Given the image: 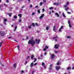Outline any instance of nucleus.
I'll list each match as a JSON object with an SVG mask.
<instances>
[{
	"mask_svg": "<svg viewBox=\"0 0 74 74\" xmlns=\"http://www.w3.org/2000/svg\"><path fill=\"white\" fill-rule=\"evenodd\" d=\"M33 38H32L31 40H30L28 42V44H31L32 47L34 46V45L35 44V41L33 40Z\"/></svg>",
	"mask_w": 74,
	"mask_h": 74,
	"instance_id": "f257e3e1",
	"label": "nucleus"
},
{
	"mask_svg": "<svg viewBox=\"0 0 74 74\" xmlns=\"http://www.w3.org/2000/svg\"><path fill=\"white\" fill-rule=\"evenodd\" d=\"M5 33L3 31H0V34H1V37H3L4 36Z\"/></svg>",
	"mask_w": 74,
	"mask_h": 74,
	"instance_id": "f03ea898",
	"label": "nucleus"
},
{
	"mask_svg": "<svg viewBox=\"0 0 74 74\" xmlns=\"http://www.w3.org/2000/svg\"><path fill=\"white\" fill-rule=\"evenodd\" d=\"M40 39H38L37 40V39H36L35 43L37 44H40Z\"/></svg>",
	"mask_w": 74,
	"mask_h": 74,
	"instance_id": "7ed1b4c3",
	"label": "nucleus"
},
{
	"mask_svg": "<svg viewBox=\"0 0 74 74\" xmlns=\"http://www.w3.org/2000/svg\"><path fill=\"white\" fill-rule=\"evenodd\" d=\"M59 45L56 44L54 46V48H55V49H58L59 48Z\"/></svg>",
	"mask_w": 74,
	"mask_h": 74,
	"instance_id": "20e7f679",
	"label": "nucleus"
},
{
	"mask_svg": "<svg viewBox=\"0 0 74 74\" xmlns=\"http://www.w3.org/2000/svg\"><path fill=\"white\" fill-rule=\"evenodd\" d=\"M56 70H57V71H58V70H60V66H57L56 67Z\"/></svg>",
	"mask_w": 74,
	"mask_h": 74,
	"instance_id": "39448f33",
	"label": "nucleus"
},
{
	"mask_svg": "<svg viewBox=\"0 0 74 74\" xmlns=\"http://www.w3.org/2000/svg\"><path fill=\"white\" fill-rule=\"evenodd\" d=\"M51 56V59H54V58H55V55L54 54H52Z\"/></svg>",
	"mask_w": 74,
	"mask_h": 74,
	"instance_id": "423d86ee",
	"label": "nucleus"
},
{
	"mask_svg": "<svg viewBox=\"0 0 74 74\" xmlns=\"http://www.w3.org/2000/svg\"><path fill=\"white\" fill-rule=\"evenodd\" d=\"M44 14H42L41 16L40 17V19H41L42 18L44 17Z\"/></svg>",
	"mask_w": 74,
	"mask_h": 74,
	"instance_id": "0eeeda50",
	"label": "nucleus"
},
{
	"mask_svg": "<svg viewBox=\"0 0 74 74\" xmlns=\"http://www.w3.org/2000/svg\"><path fill=\"white\" fill-rule=\"evenodd\" d=\"M52 64H51L50 65L49 67V70H51L52 69Z\"/></svg>",
	"mask_w": 74,
	"mask_h": 74,
	"instance_id": "6e6552de",
	"label": "nucleus"
},
{
	"mask_svg": "<svg viewBox=\"0 0 74 74\" xmlns=\"http://www.w3.org/2000/svg\"><path fill=\"white\" fill-rule=\"evenodd\" d=\"M33 62H32L30 65V66L31 67H32L33 66Z\"/></svg>",
	"mask_w": 74,
	"mask_h": 74,
	"instance_id": "1a4fd4ad",
	"label": "nucleus"
},
{
	"mask_svg": "<svg viewBox=\"0 0 74 74\" xmlns=\"http://www.w3.org/2000/svg\"><path fill=\"white\" fill-rule=\"evenodd\" d=\"M55 15H57V17H59V14H58V13H56Z\"/></svg>",
	"mask_w": 74,
	"mask_h": 74,
	"instance_id": "9d476101",
	"label": "nucleus"
},
{
	"mask_svg": "<svg viewBox=\"0 0 74 74\" xmlns=\"http://www.w3.org/2000/svg\"><path fill=\"white\" fill-rule=\"evenodd\" d=\"M58 37L57 36H56L55 37H53V39H55V38H58Z\"/></svg>",
	"mask_w": 74,
	"mask_h": 74,
	"instance_id": "9b49d317",
	"label": "nucleus"
},
{
	"mask_svg": "<svg viewBox=\"0 0 74 74\" xmlns=\"http://www.w3.org/2000/svg\"><path fill=\"white\" fill-rule=\"evenodd\" d=\"M13 66L14 67V68H16V63H14L13 65Z\"/></svg>",
	"mask_w": 74,
	"mask_h": 74,
	"instance_id": "f8f14e48",
	"label": "nucleus"
},
{
	"mask_svg": "<svg viewBox=\"0 0 74 74\" xmlns=\"http://www.w3.org/2000/svg\"><path fill=\"white\" fill-rule=\"evenodd\" d=\"M18 16H19V18H21V17H22V14H18Z\"/></svg>",
	"mask_w": 74,
	"mask_h": 74,
	"instance_id": "ddd939ff",
	"label": "nucleus"
},
{
	"mask_svg": "<svg viewBox=\"0 0 74 74\" xmlns=\"http://www.w3.org/2000/svg\"><path fill=\"white\" fill-rule=\"evenodd\" d=\"M43 3L42 2H41L39 4V5L40 6H42V5Z\"/></svg>",
	"mask_w": 74,
	"mask_h": 74,
	"instance_id": "4468645a",
	"label": "nucleus"
},
{
	"mask_svg": "<svg viewBox=\"0 0 74 74\" xmlns=\"http://www.w3.org/2000/svg\"><path fill=\"white\" fill-rule=\"evenodd\" d=\"M65 10L66 11H68V10H69V8H68V7H66V8H65Z\"/></svg>",
	"mask_w": 74,
	"mask_h": 74,
	"instance_id": "2eb2a0df",
	"label": "nucleus"
},
{
	"mask_svg": "<svg viewBox=\"0 0 74 74\" xmlns=\"http://www.w3.org/2000/svg\"><path fill=\"white\" fill-rule=\"evenodd\" d=\"M32 25L33 26V27H34L35 26V25H34V23H32Z\"/></svg>",
	"mask_w": 74,
	"mask_h": 74,
	"instance_id": "dca6fc26",
	"label": "nucleus"
},
{
	"mask_svg": "<svg viewBox=\"0 0 74 74\" xmlns=\"http://www.w3.org/2000/svg\"><path fill=\"white\" fill-rule=\"evenodd\" d=\"M62 15L64 18H66V16H65V15L64 14V13H63Z\"/></svg>",
	"mask_w": 74,
	"mask_h": 74,
	"instance_id": "f3484780",
	"label": "nucleus"
},
{
	"mask_svg": "<svg viewBox=\"0 0 74 74\" xmlns=\"http://www.w3.org/2000/svg\"><path fill=\"white\" fill-rule=\"evenodd\" d=\"M53 31H54L55 32V26H54L53 27Z\"/></svg>",
	"mask_w": 74,
	"mask_h": 74,
	"instance_id": "a211bd4d",
	"label": "nucleus"
},
{
	"mask_svg": "<svg viewBox=\"0 0 74 74\" xmlns=\"http://www.w3.org/2000/svg\"><path fill=\"white\" fill-rule=\"evenodd\" d=\"M70 69H71V67H68L67 68V70H68Z\"/></svg>",
	"mask_w": 74,
	"mask_h": 74,
	"instance_id": "6ab92c4d",
	"label": "nucleus"
},
{
	"mask_svg": "<svg viewBox=\"0 0 74 74\" xmlns=\"http://www.w3.org/2000/svg\"><path fill=\"white\" fill-rule=\"evenodd\" d=\"M37 12H38V14H40V10L39 9L38 10Z\"/></svg>",
	"mask_w": 74,
	"mask_h": 74,
	"instance_id": "aec40b11",
	"label": "nucleus"
},
{
	"mask_svg": "<svg viewBox=\"0 0 74 74\" xmlns=\"http://www.w3.org/2000/svg\"><path fill=\"white\" fill-rule=\"evenodd\" d=\"M16 28H17V26H16L14 30V32H15V30H16Z\"/></svg>",
	"mask_w": 74,
	"mask_h": 74,
	"instance_id": "412c9836",
	"label": "nucleus"
},
{
	"mask_svg": "<svg viewBox=\"0 0 74 74\" xmlns=\"http://www.w3.org/2000/svg\"><path fill=\"white\" fill-rule=\"evenodd\" d=\"M17 47L18 49V51H19V46H17Z\"/></svg>",
	"mask_w": 74,
	"mask_h": 74,
	"instance_id": "4be33fe9",
	"label": "nucleus"
},
{
	"mask_svg": "<svg viewBox=\"0 0 74 74\" xmlns=\"http://www.w3.org/2000/svg\"><path fill=\"white\" fill-rule=\"evenodd\" d=\"M42 57H38V59H42Z\"/></svg>",
	"mask_w": 74,
	"mask_h": 74,
	"instance_id": "5701e85b",
	"label": "nucleus"
},
{
	"mask_svg": "<svg viewBox=\"0 0 74 74\" xmlns=\"http://www.w3.org/2000/svg\"><path fill=\"white\" fill-rule=\"evenodd\" d=\"M8 15H9L10 17H11V13H8Z\"/></svg>",
	"mask_w": 74,
	"mask_h": 74,
	"instance_id": "b1692460",
	"label": "nucleus"
},
{
	"mask_svg": "<svg viewBox=\"0 0 74 74\" xmlns=\"http://www.w3.org/2000/svg\"><path fill=\"white\" fill-rule=\"evenodd\" d=\"M49 29V26H47L46 27V29L47 30H48Z\"/></svg>",
	"mask_w": 74,
	"mask_h": 74,
	"instance_id": "393cba45",
	"label": "nucleus"
},
{
	"mask_svg": "<svg viewBox=\"0 0 74 74\" xmlns=\"http://www.w3.org/2000/svg\"><path fill=\"white\" fill-rule=\"evenodd\" d=\"M49 10H52V9H53V7H50L49 8Z\"/></svg>",
	"mask_w": 74,
	"mask_h": 74,
	"instance_id": "a878e982",
	"label": "nucleus"
},
{
	"mask_svg": "<svg viewBox=\"0 0 74 74\" xmlns=\"http://www.w3.org/2000/svg\"><path fill=\"white\" fill-rule=\"evenodd\" d=\"M34 59L35 60L34 61V63H35V62H36V61H37V59H36V58H34Z\"/></svg>",
	"mask_w": 74,
	"mask_h": 74,
	"instance_id": "bb28decb",
	"label": "nucleus"
},
{
	"mask_svg": "<svg viewBox=\"0 0 74 74\" xmlns=\"http://www.w3.org/2000/svg\"><path fill=\"white\" fill-rule=\"evenodd\" d=\"M14 19H16V18H17V16H14Z\"/></svg>",
	"mask_w": 74,
	"mask_h": 74,
	"instance_id": "cd10ccee",
	"label": "nucleus"
},
{
	"mask_svg": "<svg viewBox=\"0 0 74 74\" xmlns=\"http://www.w3.org/2000/svg\"><path fill=\"white\" fill-rule=\"evenodd\" d=\"M31 27H32V26H31V25H30V26H28V29H31Z\"/></svg>",
	"mask_w": 74,
	"mask_h": 74,
	"instance_id": "c85d7f7f",
	"label": "nucleus"
},
{
	"mask_svg": "<svg viewBox=\"0 0 74 74\" xmlns=\"http://www.w3.org/2000/svg\"><path fill=\"white\" fill-rule=\"evenodd\" d=\"M33 58H34V56H33V55H32L31 56V59H33Z\"/></svg>",
	"mask_w": 74,
	"mask_h": 74,
	"instance_id": "c756f323",
	"label": "nucleus"
},
{
	"mask_svg": "<svg viewBox=\"0 0 74 74\" xmlns=\"http://www.w3.org/2000/svg\"><path fill=\"white\" fill-rule=\"evenodd\" d=\"M45 48L46 49H48V46H46L45 47Z\"/></svg>",
	"mask_w": 74,
	"mask_h": 74,
	"instance_id": "7c9ffc66",
	"label": "nucleus"
},
{
	"mask_svg": "<svg viewBox=\"0 0 74 74\" xmlns=\"http://www.w3.org/2000/svg\"><path fill=\"white\" fill-rule=\"evenodd\" d=\"M4 22H7V19H4Z\"/></svg>",
	"mask_w": 74,
	"mask_h": 74,
	"instance_id": "2f4dec72",
	"label": "nucleus"
},
{
	"mask_svg": "<svg viewBox=\"0 0 74 74\" xmlns=\"http://www.w3.org/2000/svg\"><path fill=\"white\" fill-rule=\"evenodd\" d=\"M69 27H71V24H69Z\"/></svg>",
	"mask_w": 74,
	"mask_h": 74,
	"instance_id": "473e14b6",
	"label": "nucleus"
},
{
	"mask_svg": "<svg viewBox=\"0 0 74 74\" xmlns=\"http://www.w3.org/2000/svg\"><path fill=\"white\" fill-rule=\"evenodd\" d=\"M67 5H64V8H66V7H67Z\"/></svg>",
	"mask_w": 74,
	"mask_h": 74,
	"instance_id": "72a5a7b5",
	"label": "nucleus"
},
{
	"mask_svg": "<svg viewBox=\"0 0 74 74\" xmlns=\"http://www.w3.org/2000/svg\"><path fill=\"white\" fill-rule=\"evenodd\" d=\"M68 23L69 24H70V20H68Z\"/></svg>",
	"mask_w": 74,
	"mask_h": 74,
	"instance_id": "f704fd0d",
	"label": "nucleus"
},
{
	"mask_svg": "<svg viewBox=\"0 0 74 74\" xmlns=\"http://www.w3.org/2000/svg\"><path fill=\"white\" fill-rule=\"evenodd\" d=\"M3 41L1 42L0 44V45H2V44H3Z\"/></svg>",
	"mask_w": 74,
	"mask_h": 74,
	"instance_id": "c9c22d12",
	"label": "nucleus"
},
{
	"mask_svg": "<svg viewBox=\"0 0 74 74\" xmlns=\"http://www.w3.org/2000/svg\"><path fill=\"white\" fill-rule=\"evenodd\" d=\"M60 4V2H58L57 3V5H59V4Z\"/></svg>",
	"mask_w": 74,
	"mask_h": 74,
	"instance_id": "e433bc0d",
	"label": "nucleus"
},
{
	"mask_svg": "<svg viewBox=\"0 0 74 74\" xmlns=\"http://www.w3.org/2000/svg\"><path fill=\"white\" fill-rule=\"evenodd\" d=\"M30 58V56H28V57L26 58L27 60L28 59V58Z\"/></svg>",
	"mask_w": 74,
	"mask_h": 74,
	"instance_id": "4c0bfd02",
	"label": "nucleus"
},
{
	"mask_svg": "<svg viewBox=\"0 0 74 74\" xmlns=\"http://www.w3.org/2000/svg\"><path fill=\"white\" fill-rule=\"evenodd\" d=\"M69 2L67 1L66 3V5H69Z\"/></svg>",
	"mask_w": 74,
	"mask_h": 74,
	"instance_id": "58836bf2",
	"label": "nucleus"
},
{
	"mask_svg": "<svg viewBox=\"0 0 74 74\" xmlns=\"http://www.w3.org/2000/svg\"><path fill=\"white\" fill-rule=\"evenodd\" d=\"M24 7H25V6L23 5L21 7V8H23Z\"/></svg>",
	"mask_w": 74,
	"mask_h": 74,
	"instance_id": "ea45409f",
	"label": "nucleus"
},
{
	"mask_svg": "<svg viewBox=\"0 0 74 74\" xmlns=\"http://www.w3.org/2000/svg\"><path fill=\"white\" fill-rule=\"evenodd\" d=\"M42 66H44L45 65V64L44 63V62H42Z\"/></svg>",
	"mask_w": 74,
	"mask_h": 74,
	"instance_id": "a19ab883",
	"label": "nucleus"
},
{
	"mask_svg": "<svg viewBox=\"0 0 74 74\" xmlns=\"http://www.w3.org/2000/svg\"><path fill=\"white\" fill-rule=\"evenodd\" d=\"M35 25H36V26H38V24H37V23H35Z\"/></svg>",
	"mask_w": 74,
	"mask_h": 74,
	"instance_id": "79ce46f5",
	"label": "nucleus"
},
{
	"mask_svg": "<svg viewBox=\"0 0 74 74\" xmlns=\"http://www.w3.org/2000/svg\"><path fill=\"white\" fill-rule=\"evenodd\" d=\"M59 64H60L59 62H58L57 63V65H59Z\"/></svg>",
	"mask_w": 74,
	"mask_h": 74,
	"instance_id": "37998d69",
	"label": "nucleus"
},
{
	"mask_svg": "<svg viewBox=\"0 0 74 74\" xmlns=\"http://www.w3.org/2000/svg\"><path fill=\"white\" fill-rule=\"evenodd\" d=\"M43 3H46V0H44L43 1Z\"/></svg>",
	"mask_w": 74,
	"mask_h": 74,
	"instance_id": "c03bdc74",
	"label": "nucleus"
},
{
	"mask_svg": "<svg viewBox=\"0 0 74 74\" xmlns=\"http://www.w3.org/2000/svg\"><path fill=\"white\" fill-rule=\"evenodd\" d=\"M63 26H62L61 27H60V29H62V28H63Z\"/></svg>",
	"mask_w": 74,
	"mask_h": 74,
	"instance_id": "a18cd8bd",
	"label": "nucleus"
},
{
	"mask_svg": "<svg viewBox=\"0 0 74 74\" xmlns=\"http://www.w3.org/2000/svg\"><path fill=\"white\" fill-rule=\"evenodd\" d=\"M53 5H57V3H53Z\"/></svg>",
	"mask_w": 74,
	"mask_h": 74,
	"instance_id": "49530a36",
	"label": "nucleus"
},
{
	"mask_svg": "<svg viewBox=\"0 0 74 74\" xmlns=\"http://www.w3.org/2000/svg\"><path fill=\"white\" fill-rule=\"evenodd\" d=\"M67 13L68 14H71V12H68Z\"/></svg>",
	"mask_w": 74,
	"mask_h": 74,
	"instance_id": "de8ad7c7",
	"label": "nucleus"
},
{
	"mask_svg": "<svg viewBox=\"0 0 74 74\" xmlns=\"http://www.w3.org/2000/svg\"><path fill=\"white\" fill-rule=\"evenodd\" d=\"M35 71H33L32 73V74H33V73H34V72H35Z\"/></svg>",
	"mask_w": 74,
	"mask_h": 74,
	"instance_id": "09e8293b",
	"label": "nucleus"
},
{
	"mask_svg": "<svg viewBox=\"0 0 74 74\" xmlns=\"http://www.w3.org/2000/svg\"><path fill=\"white\" fill-rule=\"evenodd\" d=\"M35 14V13L34 12H33L32 14V15H33Z\"/></svg>",
	"mask_w": 74,
	"mask_h": 74,
	"instance_id": "8fccbe9b",
	"label": "nucleus"
},
{
	"mask_svg": "<svg viewBox=\"0 0 74 74\" xmlns=\"http://www.w3.org/2000/svg\"><path fill=\"white\" fill-rule=\"evenodd\" d=\"M46 49L45 48H44L43 49V51H45L47 50V49Z\"/></svg>",
	"mask_w": 74,
	"mask_h": 74,
	"instance_id": "3c124183",
	"label": "nucleus"
},
{
	"mask_svg": "<svg viewBox=\"0 0 74 74\" xmlns=\"http://www.w3.org/2000/svg\"><path fill=\"white\" fill-rule=\"evenodd\" d=\"M55 53H58V51H55Z\"/></svg>",
	"mask_w": 74,
	"mask_h": 74,
	"instance_id": "603ef678",
	"label": "nucleus"
},
{
	"mask_svg": "<svg viewBox=\"0 0 74 74\" xmlns=\"http://www.w3.org/2000/svg\"><path fill=\"white\" fill-rule=\"evenodd\" d=\"M70 38V37L69 36H68L67 37V38Z\"/></svg>",
	"mask_w": 74,
	"mask_h": 74,
	"instance_id": "864d4df0",
	"label": "nucleus"
},
{
	"mask_svg": "<svg viewBox=\"0 0 74 74\" xmlns=\"http://www.w3.org/2000/svg\"><path fill=\"white\" fill-rule=\"evenodd\" d=\"M61 29V28H60L59 30V32H61V29Z\"/></svg>",
	"mask_w": 74,
	"mask_h": 74,
	"instance_id": "5fc2aeb1",
	"label": "nucleus"
},
{
	"mask_svg": "<svg viewBox=\"0 0 74 74\" xmlns=\"http://www.w3.org/2000/svg\"><path fill=\"white\" fill-rule=\"evenodd\" d=\"M42 11H43V12L45 11V10H44V8H43V9H42Z\"/></svg>",
	"mask_w": 74,
	"mask_h": 74,
	"instance_id": "6e6d98bb",
	"label": "nucleus"
},
{
	"mask_svg": "<svg viewBox=\"0 0 74 74\" xmlns=\"http://www.w3.org/2000/svg\"><path fill=\"white\" fill-rule=\"evenodd\" d=\"M44 55H47V52H45L44 53Z\"/></svg>",
	"mask_w": 74,
	"mask_h": 74,
	"instance_id": "4d7b16f0",
	"label": "nucleus"
},
{
	"mask_svg": "<svg viewBox=\"0 0 74 74\" xmlns=\"http://www.w3.org/2000/svg\"><path fill=\"white\" fill-rule=\"evenodd\" d=\"M37 63H35V64H34V66H36V65H37Z\"/></svg>",
	"mask_w": 74,
	"mask_h": 74,
	"instance_id": "13d9d810",
	"label": "nucleus"
},
{
	"mask_svg": "<svg viewBox=\"0 0 74 74\" xmlns=\"http://www.w3.org/2000/svg\"><path fill=\"white\" fill-rule=\"evenodd\" d=\"M21 73H24V71H23V70L22 71H21Z\"/></svg>",
	"mask_w": 74,
	"mask_h": 74,
	"instance_id": "bf43d9fd",
	"label": "nucleus"
},
{
	"mask_svg": "<svg viewBox=\"0 0 74 74\" xmlns=\"http://www.w3.org/2000/svg\"><path fill=\"white\" fill-rule=\"evenodd\" d=\"M4 5H5V6H8V5H6V4H4Z\"/></svg>",
	"mask_w": 74,
	"mask_h": 74,
	"instance_id": "052dcab7",
	"label": "nucleus"
},
{
	"mask_svg": "<svg viewBox=\"0 0 74 74\" xmlns=\"http://www.w3.org/2000/svg\"><path fill=\"white\" fill-rule=\"evenodd\" d=\"M51 12H49V15H51Z\"/></svg>",
	"mask_w": 74,
	"mask_h": 74,
	"instance_id": "680f3d73",
	"label": "nucleus"
},
{
	"mask_svg": "<svg viewBox=\"0 0 74 74\" xmlns=\"http://www.w3.org/2000/svg\"><path fill=\"white\" fill-rule=\"evenodd\" d=\"M26 39H27V40H28V36H26Z\"/></svg>",
	"mask_w": 74,
	"mask_h": 74,
	"instance_id": "e2e57ef3",
	"label": "nucleus"
},
{
	"mask_svg": "<svg viewBox=\"0 0 74 74\" xmlns=\"http://www.w3.org/2000/svg\"><path fill=\"white\" fill-rule=\"evenodd\" d=\"M57 39H55V41L56 42V41H57Z\"/></svg>",
	"mask_w": 74,
	"mask_h": 74,
	"instance_id": "0e129e2a",
	"label": "nucleus"
},
{
	"mask_svg": "<svg viewBox=\"0 0 74 74\" xmlns=\"http://www.w3.org/2000/svg\"><path fill=\"white\" fill-rule=\"evenodd\" d=\"M32 5H30V7L31 8H32Z\"/></svg>",
	"mask_w": 74,
	"mask_h": 74,
	"instance_id": "69168bd1",
	"label": "nucleus"
},
{
	"mask_svg": "<svg viewBox=\"0 0 74 74\" xmlns=\"http://www.w3.org/2000/svg\"><path fill=\"white\" fill-rule=\"evenodd\" d=\"M38 6L37 5L35 7V8H38Z\"/></svg>",
	"mask_w": 74,
	"mask_h": 74,
	"instance_id": "338daca9",
	"label": "nucleus"
},
{
	"mask_svg": "<svg viewBox=\"0 0 74 74\" xmlns=\"http://www.w3.org/2000/svg\"><path fill=\"white\" fill-rule=\"evenodd\" d=\"M21 20H19V22H21Z\"/></svg>",
	"mask_w": 74,
	"mask_h": 74,
	"instance_id": "774afa93",
	"label": "nucleus"
}]
</instances>
